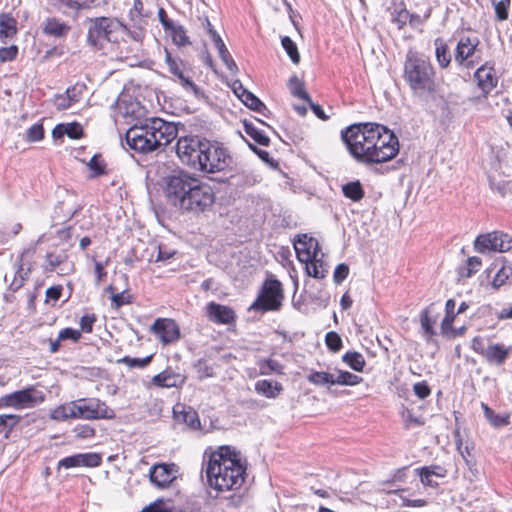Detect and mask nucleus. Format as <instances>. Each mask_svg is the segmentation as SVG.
<instances>
[{
	"label": "nucleus",
	"mask_w": 512,
	"mask_h": 512,
	"mask_svg": "<svg viewBox=\"0 0 512 512\" xmlns=\"http://www.w3.org/2000/svg\"><path fill=\"white\" fill-rule=\"evenodd\" d=\"M179 468L174 463H158L153 465L149 471L150 481L158 488H167L178 477Z\"/></svg>",
	"instance_id": "16"
},
{
	"label": "nucleus",
	"mask_w": 512,
	"mask_h": 512,
	"mask_svg": "<svg viewBox=\"0 0 512 512\" xmlns=\"http://www.w3.org/2000/svg\"><path fill=\"white\" fill-rule=\"evenodd\" d=\"M325 343L327 347L333 352H337L342 348V339L339 334L334 331L328 332L326 334Z\"/></svg>",
	"instance_id": "54"
},
{
	"label": "nucleus",
	"mask_w": 512,
	"mask_h": 512,
	"mask_svg": "<svg viewBox=\"0 0 512 512\" xmlns=\"http://www.w3.org/2000/svg\"><path fill=\"white\" fill-rule=\"evenodd\" d=\"M206 314L210 321L217 324H231L234 322L236 317L232 308L215 302L207 304Z\"/></svg>",
	"instance_id": "21"
},
{
	"label": "nucleus",
	"mask_w": 512,
	"mask_h": 512,
	"mask_svg": "<svg viewBox=\"0 0 512 512\" xmlns=\"http://www.w3.org/2000/svg\"><path fill=\"white\" fill-rule=\"evenodd\" d=\"M245 132L261 145H267L269 138L260 130H258L252 123H244Z\"/></svg>",
	"instance_id": "52"
},
{
	"label": "nucleus",
	"mask_w": 512,
	"mask_h": 512,
	"mask_svg": "<svg viewBox=\"0 0 512 512\" xmlns=\"http://www.w3.org/2000/svg\"><path fill=\"white\" fill-rule=\"evenodd\" d=\"M439 313L435 310L434 304H430L425 308L420 315L421 327L424 331V336L429 339L435 335L433 326L436 324Z\"/></svg>",
	"instance_id": "26"
},
{
	"label": "nucleus",
	"mask_w": 512,
	"mask_h": 512,
	"mask_svg": "<svg viewBox=\"0 0 512 512\" xmlns=\"http://www.w3.org/2000/svg\"><path fill=\"white\" fill-rule=\"evenodd\" d=\"M44 270L56 272L59 275H67L73 272L74 265L69 261V256L65 249L55 248L47 252Z\"/></svg>",
	"instance_id": "15"
},
{
	"label": "nucleus",
	"mask_w": 512,
	"mask_h": 512,
	"mask_svg": "<svg viewBox=\"0 0 512 512\" xmlns=\"http://www.w3.org/2000/svg\"><path fill=\"white\" fill-rule=\"evenodd\" d=\"M254 389L259 395L269 399H275L283 391V386L277 381L262 379L256 381Z\"/></svg>",
	"instance_id": "25"
},
{
	"label": "nucleus",
	"mask_w": 512,
	"mask_h": 512,
	"mask_svg": "<svg viewBox=\"0 0 512 512\" xmlns=\"http://www.w3.org/2000/svg\"><path fill=\"white\" fill-rule=\"evenodd\" d=\"M18 54V47L15 45L0 48V62L12 61Z\"/></svg>",
	"instance_id": "60"
},
{
	"label": "nucleus",
	"mask_w": 512,
	"mask_h": 512,
	"mask_svg": "<svg viewBox=\"0 0 512 512\" xmlns=\"http://www.w3.org/2000/svg\"><path fill=\"white\" fill-rule=\"evenodd\" d=\"M16 20L9 14H0V36L12 37L17 32Z\"/></svg>",
	"instance_id": "39"
},
{
	"label": "nucleus",
	"mask_w": 512,
	"mask_h": 512,
	"mask_svg": "<svg viewBox=\"0 0 512 512\" xmlns=\"http://www.w3.org/2000/svg\"><path fill=\"white\" fill-rule=\"evenodd\" d=\"M245 467L238 452L229 446L209 454L206 475L211 488L223 492L238 488L244 481Z\"/></svg>",
	"instance_id": "2"
},
{
	"label": "nucleus",
	"mask_w": 512,
	"mask_h": 512,
	"mask_svg": "<svg viewBox=\"0 0 512 512\" xmlns=\"http://www.w3.org/2000/svg\"><path fill=\"white\" fill-rule=\"evenodd\" d=\"M71 139H78L83 135V128L79 123H61L58 124L52 131L54 140H59L64 136Z\"/></svg>",
	"instance_id": "27"
},
{
	"label": "nucleus",
	"mask_w": 512,
	"mask_h": 512,
	"mask_svg": "<svg viewBox=\"0 0 512 512\" xmlns=\"http://www.w3.org/2000/svg\"><path fill=\"white\" fill-rule=\"evenodd\" d=\"M349 275L348 265L341 263L338 264L333 273V280L336 284L342 283Z\"/></svg>",
	"instance_id": "59"
},
{
	"label": "nucleus",
	"mask_w": 512,
	"mask_h": 512,
	"mask_svg": "<svg viewBox=\"0 0 512 512\" xmlns=\"http://www.w3.org/2000/svg\"><path fill=\"white\" fill-rule=\"evenodd\" d=\"M283 299L280 281L276 279L267 280L257 299L250 305L249 310L274 311L281 306Z\"/></svg>",
	"instance_id": "10"
},
{
	"label": "nucleus",
	"mask_w": 512,
	"mask_h": 512,
	"mask_svg": "<svg viewBox=\"0 0 512 512\" xmlns=\"http://www.w3.org/2000/svg\"><path fill=\"white\" fill-rule=\"evenodd\" d=\"M140 512H173L172 507L164 500L158 499L145 506Z\"/></svg>",
	"instance_id": "55"
},
{
	"label": "nucleus",
	"mask_w": 512,
	"mask_h": 512,
	"mask_svg": "<svg viewBox=\"0 0 512 512\" xmlns=\"http://www.w3.org/2000/svg\"><path fill=\"white\" fill-rule=\"evenodd\" d=\"M493 5L496 12V17L499 21H504L508 18V7L510 5V0H499L494 1Z\"/></svg>",
	"instance_id": "56"
},
{
	"label": "nucleus",
	"mask_w": 512,
	"mask_h": 512,
	"mask_svg": "<svg viewBox=\"0 0 512 512\" xmlns=\"http://www.w3.org/2000/svg\"><path fill=\"white\" fill-rule=\"evenodd\" d=\"M106 291L111 293V305L116 309L131 303V296L126 291L116 292L113 285H109Z\"/></svg>",
	"instance_id": "44"
},
{
	"label": "nucleus",
	"mask_w": 512,
	"mask_h": 512,
	"mask_svg": "<svg viewBox=\"0 0 512 512\" xmlns=\"http://www.w3.org/2000/svg\"><path fill=\"white\" fill-rule=\"evenodd\" d=\"M144 5L141 0H134V4L132 9L129 12L130 19L133 22H139L142 23L143 17H146V15L143 13Z\"/></svg>",
	"instance_id": "58"
},
{
	"label": "nucleus",
	"mask_w": 512,
	"mask_h": 512,
	"mask_svg": "<svg viewBox=\"0 0 512 512\" xmlns=\"http://www.w3.org/2000/svg\"><path fill=\"white\" fill-rule=\"evenodd\" d=\"M342 360L357 372H361L366 364L364 356L359 352H347L342 356Z\"/></svg>",
	"instance_id": "43"
},
{
	"label": "nucleus",
	"mask_w": 512,
	"mask_h": 512,
	"mask_svg": "<svg viewBox=\"0 0 512 512\" xmlns=\"http://www.w3.org/2000/svg\"><path fill=\"white\" fill-rule=\"evenodd\" d=\"M44 135V129L41 124H34L27 130V139L35 142L41 140Z\"/></svg>",
	"instance_id": "62"
},
{
	"label": "nucleus",
	"mask_w": 512,
	"mask_h": 512,
	"mask_svg": "<svg viewBox=\"0 0 512 512\" xmlns=\"http://www.w3.org/2000/svg\"><path fill=\"white\" fill-rule=\"evenodd\" d=\"M165 32L171 36L173 43L178 47H185L191 43L186 29L180 24L174 23Z\"/></svg>",
	"instance_id": "35"
},
{
	"label": "nucleus",
	"mask_w": 512,
	"mask_h": 512,
	"mask_svg": "<svg viewBox=\"0 0 512 512\" xmlns=\"http://www.w3.org/2000/svg\"><path fill=\"white\" fill-rule=\"evenodd\" d=\"M212 41L215 44V47L218 50V54L229 70L230 73L235 74L238 71V67L231 57L228 49L226 48V45L224 44L223 40L221 39L220 35L217 32H212Z\"/></svg>",
	"instance_id": "29"
},
{
	"label": "nucleus",
	"mask_w": 512,
	"mask_h": 512,
	"mask_svg": "<svg viewBox=\"0 0 512 512\" xmlns=\"http://www.w3.org/2000/svg\"><path fill=\"white\" fill-rule=\"evenodd\" d=\"M324 254L321 253L319 256L311 258V260L307 262H303L305 264L306 273L316 279H323L327 272V265L323 261Z\"/></svg>",
	"instance_id": "30"
},
{
	"label": "nucleus",
	"mask_w": 512,
	"mask_h": 512,
	"mask_svg": "<svg viewBox=\"0 0 512 512\" xmlns=\"http://www.w3.org/2000/svg\"><path fill=\"white\" fill-rule=\"evenodd\" d=\"M165 61L168 65L169 72L173 74L182 85V87L193 94H198V87L191 80L190 76L184 70L183 63L179 59H175L171 56V54L166 50Z\"/></svg>",
	"instance_id": "20"
},
{
	"label": "nucleus",
	"mask_w": 512,
	"mask_h": 512,
	"mask_svg": "<svg viewBox=\"0 0 512 512\" xmlns=\"http://www.w3.org/2000/svg\"><path fill=\"white\" fill-rule=\"evenodd\" d=\"M53 5L63 13L67 10L80 11L88 7L85 2L79 0H54Z\"/></svg>",
	"instance_id": "49"
},
{
	"label": "nucleus",
	"mask_w": 512,
	"mask_h": 512,
	"mask_svg": "<svg viewBox=\"0 0 512 512\" xmlns=\"http://www.w3.org/2000/svg\"><path fill=\"white\" fill-rule=\"evenodd\" d=\"M176 153L179 158L189 160H226L229 157L222 143L209 141L198 136H185L178 139Z\"/></svg>",
	"instance_id": "5"
},
{
	"label": "nucleus",
	"mask_w": 512,
	"mask_h": 512,
	"mask_svg": "<svg viewBox=\"0 0 512 512\" xmlns=\"http://www.w3.org/2000/svg\"><path fill=\"white\" fill-rule=\"evenodd\" d=\"M58 336L59 340L61 341L69 339L72 340L73 342H77L81 338V332L76 329L65 328L59 332Z\"/></svg>",
	"instance_id": "63"
},
{
	"label": "nucleus",
	"mask_w": 512,
	"mask_h": 512,
	"mask_svg": "<svg viewBox=\"0 0 512 512\" xmlns=\"http://www.w3.org/2000/svg\"><path fill=\"white\" fill-rule=\"evenodd\" d=\"M193 167H196V164L199 165V170L203 173L204 176H207L209 179L213 181H222V178L213 177L212 174L222 171L225 168L226 162H192Z\"/></svg>",
	"instance_id": "36"
},
{
	"label": "nucleus",
	"mask_w": 512,
	"mask_h": 512,
	"mask_svg": "<svg viewBox=\"0 0 512 512\" xmlns=\"http://www.w3.org/2000/svg\"><path fill=\"white\" fill-rule=\"evenodd\" d=\"M481 408L487 421L494 427H502L509 424V416L496 414L486 403H481Z\"/></svg>",
	"instance_id": "41"
},
{
	"label": "nucleus",
	"mask_w": 512,
	"mask_h": 512,
	"mask_svg": "<svg viewBox=\"0 0 512 512\" xmlns=\"http://www.w3.org/2000/svg\"><path fill=\"white\" fill-rule=\"evenodd\" d=\"M147 124L150 131L155 135L157 148L168 145L177 136L178 130L174 123L166 122L160 118H152Z\"/></svg>",
	"instance_id": "17"
},
{
	"label": "nucleus",
	"mask_w": 512,
	"mask_h": 512,
	"mask_svg": "<svg viewBox=\"0 0 512 512\" xmlns=\"http://www.w3.org/2000/svg\"><path fill=\"white\" fill-rule=\"evenodd\" d=\"M184 382L181 374L175 373L172 370H164L152 378V383L158 387L172 388L178 387Z\"/></svg>",
	"instance_id": "24"
},
{
	"label": "nucleus",
	"mask_w": 512,
	"mask_h": 512,
	"mask_svg": "<svg viewBox=\"0 0 512 512\" xmlns=\"http://www.w3.org/2000/svg\"><path fill=\"white\" fill-rule=\"evenodd\" d=\"M259 373L261 375H270L273 373L282 374L283 366L273 358L261 359L258 361Z\"/></svg>",
	"instance_id": "40"
},
{
	"label": "nucleus",
	"mask_w": 512,
	"mask_h": 512,
	"mask_svg": "<svg viewBox=\"0 0 512 512\" xmlns=\"http://www.w3.org/2000/svg\"><path fill=\"white\" fill-rule=\"evenodd\" d=\"M126 141L131 149L141 153L158 149L155 135L150 131L147 123L142 126L131 127L126 133Z\"/></svg>",
	"instance_id": "13"
},
{
	"label": "nucleus",
	"mask_w": 512,
	"mask_h": 512,
	"mask_svg": "<svg viewBox=\"0 0 512 512\" xmlns=\"http://www.w3.org/2000/svg\"><path fill=\"white\" fill-rule=\"evenodd\" d=\"M375 148H372L371 158L366 160L387 161L392 160L399 152V142L396 135L383 125H380L378 136L374 139Z\"/></svg>",
	"instance_id": "9"
},
{
	"label": "nucleus",
	"mask_w": 512,
	"mask_h": 512,
	"mask_svg": "<svg viewBox=\"0 0 512 512\" xmlns=\"http://www.w3.org/2000/svg\"><path fill=\"white\" fill-rule=\"evenodd\" d=\"M235 94L238 98L250 109L257 111L259 113H264L267 110L265 104L260 101L254 94L246 89H242V93L238 94V91H235Z\"/></svg>",
	"instance_id": "34"
},
{
	"label": "nucleus",
	"mask_w": 512,
	"mask_h": 512,
	"mask_svg": "<svg viewBox=\"0 0 512 512\" xmlns=\"http://www.w3.org/2000/svg\"><path fill=\"white\" fill-rule=\"evenodd\" d=\"M342 192L346 198H349L354 202L359 201L364 197L363 188L358 180L343 185Z\"/></svg>",
	"instance_id": "42"
},
{
	"label": "nucleus",
	"mask_w": 512,
	"mask_h": 512,
	"mask_svg": "<svg viewBox=\"0 0 512 512\" xmlns=\"http://www.w3.org/2000/svg\"><path fill=\"white\" fill-rule=\"evenodd\" d=\"M81 466L97 467L101 464V457L97 453L80 454Z\"/></svg>",
	"instance_id": "57"
},
{
	"label": "nucleus",
	"mask_w": 512,
	"mask_h": 512,
	"mask_svg": "<svg viewBox=\"0 0 512 512\" xmlns=\"http://www.w3.org/2000/svg\"><path fill=\"white\" fill-rule=\"evenodd\" d=\"M50 417L56 421L77 419L75 401L60 405L51 411Z\"/></svg>",
	"instance_id": "31"
},
{
	"label": "nucleus",
	"mask_w": 512,
	"mask_h": 512,
	"mask_svg": "<svg viewBox=\"0 0 512 512\" xmlns=\"http://www.w3.org/2000/svg\"><path fill=\"white\" fill-rule=\"evenodd\" d=\"M471 348L492 366H502L512 353L511 345L496 343L481 336L472 339Z\"/></svg>",
	"instance_id": "7"
},
{
	"label": "nucleus",
	"mask_w": 512,
	"mask_h": 512,
	"mask_svg": "<svg viewBox=\"0 0 512 512\" xmlns=\"http://www.w3.org/2000/svg\"><path fill=\"white\" fill-rule=\"evenodd\" d=\"M480 41L477 37L463 36L459 39L455 49V61L459 65L473 67L480 62L478 46Z\"/></svg>",
	"instance_id": "14"
},
{
	"label": "nucleus",
	"mask_w": 512,
	"mask_h": 512,
	"mask_svg": "<svg viewBox=\"0 0 512 512\" xmlns=\"http://www.w3.org/2000/svg\"><path fill=\"white\" fill-rule=\"evenodd\" d=\"M293 245L300 262H307L311 260V258L321 254L318 241L307 234L298 235Z\"/></svg>",
	"instance_id": "19"
},
{
	"label": "nucleus",
	"mask_w": 512,
	"mask_h": 512,
	"mask_svg": "<svg viewBox=\"0 0 512 512\" xmlns=\"http://www.w3.org/2000/svg\"><path fill=\"white\" fill-rule=\"evenodd\" d=\"M154 334L164 345L176 342L180 338V330L172 319L158 318L151 327Z\"/></svg>",
	"instance_id": "18"
},
{
	"label": "nucleus",
	"mask_w": 512,
	"mask_h": 512,
	"mask_svg": "<svg viewBox=\"0 0 512 512\" xmlns=\"http://www.w3.org/2000/svg\"><path fill=\"white\" fill-rule=\"evenodd\" d=\"M380 124L354 123L341 131V139L349 153L357 160L371 158L372 148H375L374 139L378 136Z\"/></svg>",
	"instance_id": "4"
},
{
	"label": "nucleus",
	"mask_w": 512,
	"mask_h": 512,
	"mask_svg": "<svg viewBox=\"0 0 512 512\" xmlns=\"http://www.w3.org/2000/svg\"><path fill=\"white\" fill-rule=\"evenodd\" d=\"M88 27L87 41L88 43L97 48L101 49L104 44L114 40V35L126 29L117 18L110 17H96L89 18L86 21Z\"/></svg>",
	"instance_id": "6"
},
{
	"label": "nucleus",
	"mask_w": 512,
	"mask_h": 512,
	"mask_svg": "<svg viewBox=\"0 0 512 512\" xmlns=\"http://www.w3.org/2000/svg\"><path fill=\"white\" fill-rule=\"evenodd\" d=\"M421 470L424 471V479L426 481H427V474L430 476H436L439 478H443L447 474V470L445 468H443L442 466H438V465L422 467Z\"/></svg>",
	"instance_id": "61"
},
{
	"label": "nucleus",
	"mask_w": 512,
	"mask_h": 512,
	"mask_svg": "<svg viewBox=\"0 0 512 512\" xmlns=\"http://www.w3.org/2000/svg\"><path fill=\"white\" fill-rule=\"evenodd\" d=\"M475 250L479 253L500 252L512 249V237L502 231H493L479 235L474 242Z\"/></svg>",
	"instance_id": "12"
},
{
	"label": "nucleus",
	"mask_w": 512,
	"mask_h": 512,
	"mask_svg": "<svg viewBox=\"0 0 512 512\" xmlns=\"http://www.w3.org/2000/svg\"><path fill=\"white\" fill-rule=\"evenodd\" d=\"M165 195L175 208L193 215L210 211L215 203L213 189L186 172L167 178Z\"/></svg>",
	"instance_id": "1"
},
{
	"label": "nucleus",
	"mask_w": 512,
	"mask_h": 512,
	"mask_svg": "<svg viewBox=\"0 0 512 512\" xmlns=\"http://www.w3.org/2000/svg\"><path fill=\"white\" fill-rule=\"evenodd\" d=\"M456 303L453 299H448L445 304V317L441 322V330L444 335H448L451 331H453V322L455 317L458 315L457 311L455 312Z\"/></svg>",
	"instance_id": "33"
},
{
	"label": "nucleus",
	"mask_w": 512,
	"mask_h": 512,
	"mask_svg": "<svg viewBox=\"0 0 512 512\" xmlns=\"http://www.w3.org/2000/svg\"><path fill=\"white\" fill-rule=\"evenodd\" d=\"M393 22L398 25V28H403L408 22L413 24V18L419 19V15L411 14L406 8L395 9L393 14Z\"/></svg>",
	"instance_id": "48"
},
{
	"label": "nucleus",
	"mask_w": 512,
	"mask_h": 512,
	"mask_svg": "<svg viewBox=\"0 0 512 512\" xmlns=\"http://www.w3.org/2000/svg\"><path fill=\"white\" fill-rule=\"evenodd\" d=\"M282 46L285 49L286 53L290 57L291 61L294 64H298L300 61V55L297 49L296 44L292 41V39L288 36H285L281 40Z\"/></svg>",
	"instance_id": "50"
},
{
	"label": "nucleus",
	"mask_w": 512,
	"mask_h": 512,
	"mask_svg": "<svg viewBox=\"0 0 512 512\" xmlns=\"http://www.w3.org/2000/svg\"><path fill=\"white\" fill-rule=\"evenodd\" d=\"M20 421V417L13 414H2L0 415V434H8L14 426Z\"/></svg>",
	"instance_id": "51"
},
{
	"label": "nucleus",
	"mask_w": 512,
	"mask_h": 512,
	"mask_svg": "<svg viewBox=\"0 0 512 512\" xmlns=\"http://www.w3.org/2000/svg\"><path fill=\"white\" fill-rule=\"evenodd\" d=\"M151 358H152L151 356H148L145 358H131V357L126 356V357L119 359L117 362L124 363L127 366H129L130 368H144L150 363Z\"/></svg>",
	"instance_id": "53"
},
{
	"label": "nucleus",
	"mask_w": 512,
	"mask_h": 512,
	"mask_svg": "<svg viewBox=\"0 0 512 512\" xmlns=\"http://www.w3.org/2000/svg\"><path fill=\"white\" fill-rule=\"evenodd\" d=\"M70 30L69 24L56 17H48L42 24L43 34L55 39L65 38Z\"/></svg>",
	"instance_id": "22"
},
{
	"label": "nucleus",
	"mask_w": 512,
	"mask_h": 512,
	"mask_svg": "<svg viewBox=\"0 0 512 512\" xmlns=\"http://www.w3.org/2000/svg\"><path fill=\"white\" fill-rule=\"evenodd\" d=\"M45 400V395L35 386L15 391L0 398V406L11 407L17 410L33 408Z\"/></svg>",
	"instance_id": "8"
},
{
	"label": "nucleus",
	"mask_w": 512,
	"mask_h": 512,
	"mask_svg": "<svg viewBox=\"0 0 512 512\" xmlns=\"http://www.w3.org/2000/svg\"><path fill=\"white\" fill-rule=\"evenodd\" d=\"M482 265V261L479 257H469L464 266L459 268V274L461 277L470 278L475 274Z\"/></svg>",
	"instance_id": "46"
},
{
	"label": "nucleus",
	"mask_w": 512,
	"mask_h": 512,
	"mask_svg": "<svg viewBox=\"0 0 512 512\" xmlns=\"http://www.w3.org/2000/svg\"><path fill=\"white\" fill-rule=\"evenodd\" d=\"M512 276V267L511 266H502L497 273L494 275L491 282L486 285V289H491L493 291L499 290L502 286H504L508 279Z\"/></svg>",
	"instance_id": "37"
},
{
	"label": "nucleus",
	"mask_w": 512,
	"mask_h": 512,
	"mask_svg": "<svg viewBox=\"0 0 512 512\" xmlns=\"http://www.w3.org/2000/svg\"><path fill=\"white\" fill-rule=\"evenodd\" d=\"M435 45V57L438 65L441 68H447L451 62V54L448 45L442 38H436L434 41Z\"/></svg>",
	"instance_id": "32"
},
{
	"label": "nucleus",
	"mask_w": 512,
	"mask_h": 512,
	"mask_svg": "<svg viewBox=\"0 0 512 512\" xmlns=\"http://www.w3.org/2000/svg\"><path fill=\"white\" fill-rule=\"evenodd\" d=\"M174 417L178 422L186 424L190 428H198L200 421L195 410L183 405H176L173 409Z\"/></svg>",
	"instance_id": "28"
},
{
	"label": "nucleus",
	"mask_w": 512,
	"mask_h": 512,
	"mask_svg": "<svg viewBox=\"0 0 512 512\" xmlns=\"http://www.w3.org/2000/svg\"><path fill=\"white\" fill-rule=\"evenodd\" d=\"M77 418L85 420L113 419L115 412L98 398L79 399L75 401Z\"/></svg>",
	"instance_id": "11"
},
{
	"label": "nucleus",
	"mask_w": 512,
	"mask_h": 512,
	"mask_svg": "<svg viewBox=\"0 0 512 512\" xmlns=\"http://www.w3.org/2000/svg\"><path fill=\"white\" fill-rule=\"evenodd\" d=\"M86 169L89 177H97L104 173V162H86Z\"/></svg>",
	"instance_id": "64"
},
{
	"label": "nucleus",
	"mask_w": 512,
	"mask_h": 512,
	"mask_svg": "<svg viewBox=\"0 0 512 512\" xmlns=\"http://www.w3.org/2000/svg\"><path fill=\"white\" fill-rule=\"evenodd\" d=\"M475 78L478 81L479 87L484 93H488L497 85V78L493 67L487 64L478 68L475 72Z\"/></svg>",
	"instance_id": "23"
},
{
	"label": "nucleus",
	"mask_w": 512,
	"mask_h": 512,
	"mask_svg": "<svg viewBox=\"0 0 512 512\" xmlns=\"http://www.w3.org/2000/svg\"><path fill=\"white\" fill-rule=\"evenodd\" d=\"M362 377L344 370H337L334 374V385L355 386L361 383Z\"/></svg>",
	"instance_id": "38"
},
{
	"label": "nucleus",
	"mask_w": 512,
	"mask_h": 512,
	"mask_svg": "<svg viewBox=\"0 0 512 512\" xmlns=\"http://www.w3.org/2000/svg\"><path fill=\"white\" fill-rule=\"evenodd\" d=\"M307 379L311 384L317 386L334 385V374L324 371H314L308 375Z\"/></svg>",
	"instance_id": "47"
},
{
	"label": "nucleus",
	"mask_w": 512,
	"mask_h": 512,
	"mask_svg": "<svg viewBox=\"0 0 512 512\" xmlns=\"http://www.w3.org/2000/svg\"><path fill=\"white\" fill-rule=\"evenodd\" d=\"M288 86L293 96L298 97L306 102H311L310 96L304 89V83L300 79H298V77H291Z\"/></svg>",
	"instance_id": "45"
},
{
	"label": "nucleus",
	"mask_w": 512,
	"mask_h": 512,
	"mask_svg": "<svg viewBox=\"0 0 512 512\" xmlns=\"http://www.w3.org/2000/svg\"><path fill=\"white\" fill-rule=\"evenodd\" d=\"M403 79L412 94L419 98H428L438 88L435 69L428 59L409 51L404 62Z\"/></svg>",
	"instance_id": "3"
}]
</instances>
